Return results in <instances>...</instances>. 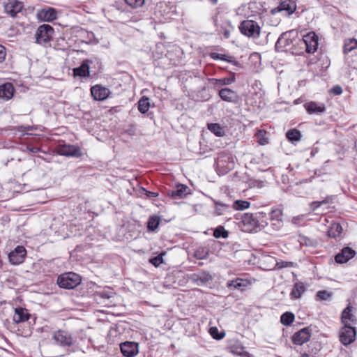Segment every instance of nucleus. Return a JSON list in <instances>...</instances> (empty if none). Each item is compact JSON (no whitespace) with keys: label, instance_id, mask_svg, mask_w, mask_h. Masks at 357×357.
I'll return each mask as SVG.
<instances>
[{"label":"nucleus","instance_id":"obj_59","mask_svg":"<svg viewBox=\"0 0 357 357\" xmlns=\"http://www.w3.org/2000/svg\"><path fill=\"white\" fill-rule=\"evenodd\" d=\"M199 258L202 259V258H204V257L199 256Z\"/></svg>","mask_w":357,"mask_h":357},{"label":"nucleus","instance_id":"obj_5","mask_svg":"<svg viewBox=\"0 0 357 357\" xmlns=\"http://www.w3.org/2000/svg\"><path fill=\"white\" fill-rule=\"evenodd\" d=\"M356 328L350 325H344L339 333L340 341L345 346L354 342L356 340Z\"/></svg>","mask_w":357,"mask_h":357},{"label":"nucleus","instance_id":"obj_39","mask_svg":"<svg viewBox=\"0 0 357 357\" xmlns=\"http://www.w3.org/2000/svg\"><path fill=\"white\" fill-rule=\"evenodd\" d=\"M97 296L103 299H110L115 296V292L112 289L108 288L98 292Z\"/></svg>","mask_w":357,"mask_h":357},{"label":"nucleus","instance_id":"obj_1","mask_svg":"<svg viewBox=\"0 0 357 357\" xmlns=\"http://www.w3.org/2000/svg\"><path fill=\"white\" fill-rule=\"evenodd\" d=\"M325 43V38L314 32V64L317 74L320 75L331 64V61L326 53Z\"/></svg>","mask_w":357,"mask_h":357},{"label":"nucleus","instance_id":"obj_16","mask_svg":"<svg viewBox=\"0 0 357 357\" xmlns=\"http://www.w3.org/2000/svg\"><path fill=\"white\" fill-rule=\"evenodd\" d=\"M353 307L348 305L345 307L341 316V320L344 325H355L357 323V319L355 316L351 313Z\"/></svg>","mask_w":357,"mask_h":357},{"label":"nucleus","instance_id":"obj_22","mask_svg":"<svg viewBox=\"0 0 357 357\" xmlns=\"http://www.w3.org/2000/svg\"><path fill=\"white\" fill-rule=\"evenodd\" d=\"M190 279L197 285H203L212 280L211 275L208 273L203 272L201 273H195L190 276Z\"/></svg>","mask_w":357,"mask_h":357},{"label":"nucleus","instance_id":"obj_23","mask_svg":"<svg viewBox=\"0 0 357 357\" xmlns=\"http://www.w3.org/2000/svg\"><path fill=\"white\" fill-rule=\"evenodd\" d=\"M306 289L307 287L303 282H296L290 293L291 298L294 299L301 298L303 294L306 291Z\"/></svg>","mask_w":357,"mask_h":357},{"label":"nucleus","instance_id":"obj_46","mask_svg":"<svg viewBox=\"0 0 357 357\" xmlns=\"http://www.w3.org/2000/svg\"><path fill=\"white\" fill-rule=\"evenodd\" d=\"M265 134L264 130H259L257 132L258 142L261 145H265L268 143V139L264 137Z\"/></svg>","mask_w":357,"mask_h":357},{"label":"nucleus","instance_id":"obj_47","mask_svg":"<svg viewBox=\"0 0 357 357\" xmlns=\"http://www.w3.org/2000/svg\"><path fill=\"white\" fill-rule=\"evenodd\" d=\"M331 201V198L328 196L326 197L325 199H324L323 200L314 201V202H313L314 211L322 204H328Z\"/></svg>","mask_w":357,"mask_h":357},{"label":"nucleus","instance_id":"obj_14","mask_svg":"<svg viewBox=\"0 0 357 357\" xmlns=\"http://www.w3.org/2000/svg\"><path fill=\"white\" fill-rule=\"evenodd\" d=\"M310 336V329L308 328H304L294 333L291 337V340L295 344L301 345L308 341Z\"/></svg>","mask_w":357,"mask_h":357},{"label":"nucleus","instance_id":"obj_15","mask_svg":"<svg viewBox=\"0 0 357 357\" xmlns=\"http://www.w3.org/2000/svg\"><path fill=\"white\" fill-rule=\"evenodd\" d=\"M91 93L96 100H103L109 96V90L100 85H96L91 87Z\"/></svg>","mask_w":357,"mask_h":357},{"label":"nucleus","instance_id":"obj_20","mask_svg":"<svg viewBox=\"0 0 357 357\" xmlns=\"http://www.w3.org/2000/svg\"><path fill=\"white\" fill-rule=\"evenodd\" d=\"M30 317V314L27 310L22 307H17L13 316V321L16 323H22L27 321Z\"/></svg>","mask_w":357,"mask_h":357},{"label":"nucleus","instance_id":"obj_44","mask_svg":"<svg viewBox=\"0 0 357 357\" xmlns=\"http://www.w3.org/2000/svg\"><path fill=\"white\" fill-rule=\"evenodd\" d=\"M165 255L164 252L158 255L156 257H154L150 259V263H151L155 267L159 266L163 262L162 256Z\"/></svg>","mask_w":357,"mask_h":357},{"label":"nucleus","instance_id":"obj_21","mask_svg":"<svg viewBox=\"0 0 357 357\" xmlns=\"http://www.w3.org/2000/svg\"><path fill=\"white\" fill-rule=\"evenodd\" d=\"M298 45L301 49H304L307 53H311L312 50V32L304 34Z\"/></svg>","mask_w":357,"mask_h":357},{"label":"nucleus","instance_id":"obj_45","mask_svg":"<svg viewBox=\"0 0 357 357\" xmlns=\"http://www.w3.org/2000/svg\"><path fill=\"white\" fill-rule=\"evenodd\" d=\"M326 107L324 104H318L314 102V114H319L325 112Z\"/></svg>","mask_w":357,"mask_h":357},{"label":"nucleus","instance_id":"obj_57","mask_svg":"<svg viewBox=\"0 0 357 357\" xmlns=\"http://www.w3.org/2000/svg\"><path fill=\"white\" fill-rule=\"evenodd\" d=\"M301 357H310V356L307 354L304 353L301 354Z\"/></svg>","mask_w":357,"mask_h":357},{"label":"nucleus","instance_id":"obj_3","mask_svg":"<svg viewBox=\"0 0 357 357\" xmlns=\"http://www.w3.org/2000/svg\"><path fill=\"white\" fill-rule=\"evenodd\" d=\"M81 282V278L79 275L70 272L66 273L57 278V284L61 288L74 289Z\"/></svg>","mask_w":357,"mask_h":357},{"label":"nucleus","instance_id":"obj_53","mask_svg":"<svg viewBox=\"0 0 357 357\" xmlns=\"http://www.w3.org/2000/svg\"><path fill=\"white\" fill-rule=\"evenodd\" d=\"M306 109L309 114H312V102H310L307 105Z\"/></svg>","mask_w":357,"mask_h":357},{"label":"nucleus","instance_id":"obj_41","mask_svg":"<svg viewBox=\"0 0 357 357\" xmlns=\"http://www.w3.org/2000/svg\"><path fill=\"white\" fill-rule=\"evenodd\" d=\"M209 333L214 339L218 340H222L225 335V333H219L217 327H211L209 329Z\"/></svg>","mask_w":357,"mask_h":357},{"label":"nucleus","instance_id":"obj_2","mask_svg":"<svg viewBox=\"0 0 357 357\" xmlns=\"http://www.w3.org/2000/svg\"><path fill=\"white\" fill-rule=\"evenodd\" d=\"M239 30L243 35L248 38L257 39L260 36L261 26L255 20H245L241 22Z\"/></svg>","mask_w":357,"mask_h":357},{"label":"nucleus","instance_id":"obj_11","mask_svg":"<svg viewBox=\"0 0 357 357\" xmlns=\"http://www.w3.org/2000/svg\"><path fill=\"white\" fill-rule=\"evenodd\" d=\"M356 251L350 247H344L335 256V261L337 264L347 263L349 259L354 257Z\"/></svg>","mask_w":357,"mask_h":357},{"label":"nucleus","instance_id":"obj_18","mask_svg":"<svg viewBox=\"0 0 357 357\" xmlns=\"http://www.w3.org/2000/svg\"><path fill=\"white\" fill-rule=\"evenodd\" d=\"M14 87L10 82L0 85V99L8 100L11 99L14 93Z\"/></svg>","mask_w":357,"mask_h":357},{"label":"nucleus","instance_id":"obj_4","mask_svg":"<svg viewBox=\"0 0 357 357\" xmlns=\"http://www.w3.org/2000/svg\"><path fill=\"white\" fill-rule=\"evenodd\" d=\"M54 343L61 347H69L74 344L75 339L72 334L65 330L59 329L52 333Z\"/></svg>","mask_w":357,"mask_h":357},{"label":"nucleus","instance_id":"obj_29","mask_svg":"<svg viewBox=\"0 0 357 357\" xmlns=\"http://www.w3.org/2000/svg\"><path fill=\"white\" fill-rule=\"evenodd\" d=\"M357 47V40L355 38H349L344 40L343 46L344 54H348Z\"/></svg>","mask_w":357,"mask_h":357},{"label":"nucleus","instance_id":"obj_6","mask_svg":"<svg viewBox=\"0 0 357 357\" xmlns=\"http://www.w3.org/2000/svg\"><path fill=\"white\" fill-rule=\"evenodd\" d=\"M54 33V29L49 24L40 26L36 33V42L38 44H44L52 40Z\"/></svg>","mask_w":357,"mask_h":357},{"label":"nucleus","instance_id":"obj_42","mask_svg":"<svg viewBox=\"0 0 357 357\" xmlns=\"http://www.w3.org/2000/svg\"><path fill=\"white\" fill-rule=\"evenodd\" d=\"M126 3L133 8H138L142 7L145 1L144 0H125Z\"/></svg>","mask_w":357,"mask_h":357},{"label":"nucleus","instance_id":"obj_36","mask_svg":"<svg viewBox=\"0 0 357 357\" xmlns=\"http://www.w3.org/2000/svg\"><path fill=\"white\" fill-rule=\"evenodd\" d=\"M250 203L246 200H236L232 205V208L236 211H243L248 208Z\"/></svg>","mask_w":357,"mask_h":357},{"label":"nucleus","instance_id":"obj_25","mask_svg":"<svg viewBox=\"0 0 357 357\" xmlns=\"http://www.w3.org/2000/svg\"><path fill=\"white\" fill-rule=\"evenodd\" d=\"M218 94L222 100L227 102H233L237 97L236 93L229 88L222 89Z\"/></svg>","mask_w":357,"mask_h":357},{"label":"nucleus","instance_id":"obj_8","mask_svg":"<svg viewBox=\"0 0 357 357\" xmlns=\"http://www.w3.org/2000/svg\"><path fill=\"white\" fill-rule=\"evenodd\" d=\"M26 250L23 246H17L8 255L10 262L13 265L22 264L26 257Z\"/></svg>","mask_w":357,"mask_h":357},{"label":"nucleus","instance_id":"obj_9","mask_svg":"<svg viewBox=\"0 0 357 357\" xmlns=\"http://www.w3.org/2000/svg\"><path fill=\"white\" fill-rule=\"evenodd\" d=\"M296 3L291 1H284L280 3V5L272 9V14L277 13H283L284 15L289 16L291 15L296 10Z\"/></svg>","mask_w":357,"mask_h":357},{"label":"nucleus","instance_id":"obj_48","mask_svg":"<svg viewBox=\"0 0 357 357\" xmlns=\"http://www.w3.org/2000/svg\"><path fill=\"white\" fill-rule=\"evenodd\" d=\"M342 91L343 90L342 86L339 84H337L330 89L329 93L334 96H340L342 93Z\"/></svg>","mask_w":357,"mask_h":357},{"label":"nucleus","instance_id":"obj_35","mask_svg":"<svg viewBox=\"0 0 357 357\" xmlns=\"http://www.w3.org/2000/svg\"><path fill=\"white\" fill-rule=\"evenodd\" d=\"M287 138L291 142H298L301 139V134L296 129H291L286 133Z\"/></svg>","mask_w":357,"mask_h":357},{"label":"nucleus","instance_id":"obj_10","mask_svg":"<svg viewBox=\"0 0 357 357\" xmlns=\"http://www.w3.org/2000/svg\"><path fill=\"white\" fill-rule=\"evenodd\" d=\"M296 35V33L294 30L283 33L278 39L275 47L282 49L289 47L293 43Z\"/></svg>","mask_w":357,"mask_h":357},{"label":"nucleus","instance_id":"obj_40","mask_svg":"<svg viewBox=\"0 0 357 357\" xmlns=\"http://www.w3.org/2000/svg\"><path fill=\"white\" fill-rule=\"evenodd\" d=\"M213 236L215 238H227L228 236V231L225 229L222 226L218 227L213 232Z\"/></svg>","mask_w":357,"mask_h":357},{"label":"nucleus","instance_id":"obj_51","mask_svg":"<svg viewBox=\"0 0 357 357\" xmlns=\"http://www.w3.org/2000/svg\"><path fill=\"white\" fill-rule=\"evenodd\" d=\"M6 58V49L3 46L0 45V63L3 62Z\"/></svg>","mask_w":357,"mask_h":357},{"label":"nucleus","instance_id":"obj_55","mask_svg":"<svg viewBox=\"0 0 357 357\" xmlns=\"http://www.w3.org/2000/svg\"><path fill=\"white\" fill-rule=\"evenodd\" d=\"M223 162L222 159V156H219L218 158V165H221V163Z\"/></svg>","mask_w":357,"mask_h":357},{"label":"nucleus","instance_id":"obj_58","mask_svg":"<svg viewBox=\"0 0 357 357\" xmlns=\"http://www.w3.org/2000/svg\"><path fill=\"white\" fill-rule=\"evenodd\" d=\"M211 1H213L215 3L217 2V0H211Z\"/></svg>","mask_w":357,"mask_h":357},{"label":"nucleus","instance_id":"obj_7","mask_svg":"<svg viewBox=\"0 0 357 357\" xmlns=\"http://www.w3.org/2000/svg\"><path fill=\"white\" fill-rule=\"evenodd\" d=\"M58 153L60 155H64L67 157H80L82 155L81 149L75 145L64 144L61 145L58 148Z\"/></svg>","mask_w":357,"mask_h":357},{"label":"nucleus","instance_id":"obj_52","mask_svg":"<svg viewBox=\"0 0 357 357\" xmlns=\"http://www.w3.org/2000/svg\"><path fill=\"white\" fill-rule=\"evenodd\" d=\"M142 190L145 192V195L148 197H156L158 196V193L155 192H151L142 188Z\"/></svg>","mask_w":357,"mask_h":357},{"label":"nucleus","instance_id":"obj_13","mask_svg":"<svg viewBox=\"0 0 357 357\" xmlns=\"http://www.w3.org/2000/svg\"><path fill=\"white\" fill-rule=\"evenodd\" d=\"M121 351L126 357H132L138 353V344L133 342H126L120 345Z\"/></svg>","mask_w":357,"mask_h":357},{"label":"nucleus","instance_id":"obj_27","mask_svg":"<svg viewBox=\"0 0 357 357\" xmlns=\"http://www.w3.org/2000/svg\"><path fill=\"white\" fill-rule=\"evenodd\" d=\"M73 73L75 76H79L82 77H88L90 75L89 66L87 61H83L79 67L73 69Z\"/></svg>","mask_w":357,"mask_h":357},{"label":"nucleus","instance_id":"obj_54","mask_svg":"<svg viewBox=\"0 0 357 357\" xmlns=\"http://www.w3.org/2000/svg\"><path fill=\"white\" fill-rule=\"evenodd\" d=\"M223 35L225 37V38H228L230 36V32L229 30H225L223 32Z\"/></svg>","mask_w":357,"mask_h":357},{"label":"nucleus","instance_id":"obj_50","mask_svg":"<svg viewBox=\"0 0 357 357\" xmlns=\"http://www.w3.org/2000/svg\"><path fill=\"white\" fill-rule=\"evenodd\" d=\"M314 221L320 222L321 225H325V222H328L326 216H319L318 214H314Z\"/></svg>","mask_w":357,"mask_h":357},{"label":"nucleus","instance_id":"obj_12","mask_svg":"<svg viewBox=\"0 0 357 357\" xmlns=\"http://www.w3.org/2000/svg\"><path fill=\"white\" fill-rule=\"evenodd\" d=\"M23 8L22 2L17 0H9L5 5L4 9L7 14L15 17Z\"/></svg>","mask_w":357,"mask_h":357},{"label":"nucleus","instance_id":"obj_31","mask_svg":"<svg viewBox=\"0 0 357 357\" xmlns=\"http://www.w3.org/2000/svg\"><path fill=\"white\" fill-rule=\"evenodd\" d=\"M215 206V214L217 215H221L229 211L230 206L229 204L220 202L219 201H214Z\"/></svg>","mask_w":357,"mask_h":357},{"label":"nucleus","instance_id":"obj_32","mask_svg":"<svg viewBox=\"0 0 357 357\" xmlns=\"http://www.w3.org/2000/svg\"><path fill=\"white\" fill-rule=\"evenodd\" d=\"M207 128L216 136L222 137L225 135L224 128L218 123H208Z\"/></svg>","mask_w":357,"mask_h":357},{"label":"nucleus","instance_id":"obj_34","mask_svg":"<svg viewBox=\"0 0 357 357\" xmlns=\"http://www.w3.org/2000/svg\"><path fill=\"white\" fill-rule=\"evenodd\" d=\"M150 107L149 99L146 97H142L138 102V109L142 113L145 114L148 112Z\"/></svg>","mask_w":357,"mask_h":357},{"label":"nucleus","instance_id":"obj_17","mask_svg":"<svg viewBox=\"0 0 357 357\" xmlns=\"http://www.w3.org/2000/svg\"><path fill=\"white\" fill-rule=\"evenodd\" d=\"M241 222L245 227V230L248 231H252L258 225L257 220L252 213H245L242 217Z\"/></svg>","mask_w":357,"mask_h":357},{"label":"nucleus","instance_id":"obj_38","mask_svg":"<svg viewBox=\"0 0 357 357\" xmlns=\"http://www.w3.org/2000/svg\"><path fill=\"white\" fill-rule=\"evenodd\" d=\"M333 296L332 292H329L326 290L319 291L316 294V299L317 301H328Z\"/></svg>","mask_w":357,"mask_h":357},{"label":"nucleus","instance_id":"obj_26","mask_svg":"<svg viewBox=\"0 0 357 357\" xmlns=\"http://www.w3.org/2000/svg\"><path fill=\"white\" fill-rule=\"evenodd\" d=\"M56 12L55 9L49 8L48 9H43L39 13V17L47 22L53 21L56 18Z\"/></svg>","mask_w":357,"mask_h":357},{"label":"nucleus","instance_id":"obj_24","mask_svg":"<svg viewBox=\"0 0 357 357\" xmlns=\"http://www.w3.org/2000/svg\"><path fill=\"white\" fill-rule=\"evenodd\" d=\"M342 233V227L340 223L333 222L327 228V234L330 238H337Z\"/></svg>","mask_w":357,"mask_h":357},{"label":"nucleus","instance_id":"obj_43","mask_svg":"<svg viewBox=\"0 0 357 357\" xmlns=\"http://www.w3.org/2000/svg\"><path fill=\"white\" fill-rule=\"evenodd\" d=\"M210 56L211 59H213L214 60L220 59V60H223V61H226L228 62H232V61L231 59V57H229V59H228L227 56H226L225 54H219L217 52H212V53H211Z\"/></svg>","mask_w":357,"mask_h":357},{"label":"nucleus","instance_id":"obj_37","mask_svg":"<svg viewBox=\"0 0 357 357\" xmlns=\"http://www.w3.org/2000/svg\"><path fill=\"white\" fill-rule=\"evenodd\" d=\"M160 223V219L158 216H151L149 218L147 222L148 229L150 231H154L158 226Z\"/></svg>","mask_w":357,"mask_h":357},{"label":"nucleus","instance_id":"obj_30","mask_svg":"<svg viewBox=\"0 0 357 357\" xmlns=\"http://www.w3.org/2000/svg\"><path fill=\"white\" fill-rule=\"evenodd\" d=\"M235 81V75H233L231 77H225L222 79H213L211 80L213 84L215 86H220L224 85H229Z\"/></svg>","mask_w":357,"mask_h":357},{"label":"nucleus","instance_id":"obj_19","mask_svg":"<svg viewBox=\"0 0 357 357\" xmlns=\"http://www.w3.org/2000/svg\"><path fill=\"white\" fill-rule=\"evenodd\" d=\"M252 284V280L236 278L233 280H229L227 283L228 288H234L235 289L243 290L244 288L248 287Z\"/></svg>","mask_w":357,"mask_h":357},{"label":"nucleus","instance_id":"obj_33","mask_svg":"<svg viewBox=\"0 0 357 357\" xmlns=\"http://www.w3.org/2000/svg\"><path fill=\"white\" fill-rule=\"evenodd\" d=\"M295 319L294 314L291 312H286L280 317V322L284 326L291 325Z\"/></svg>","mask_w":357,"mask_h":357},{"label":"nucleus","instance_id":"obj_49","mask_svg":"<svg viewBox=\"0 0 357 357\" xmlns=\"http://www.w3.org/2000/svg\"><path fill=\"white\" fill-rule=\"evenodd\" d=\"M271 218L276 220H281L282 217V213L281 210L275 209L273 210L271 212Z\"/></svg>","mask_w":357,"mask_h":357},{"label":"nucleus","instance_id":"obj_28","mask_svg":"<svg viewBox=\"0 0 357 357\" xmlns=\"http://www.w3.org/2000/svg\"><path fill=\"white\" fill-rule=\"evenodd\" d=\"M188 188L183 184L178 185L176 190L170 191L168 195L173 198H183L187 195Z\"/></svg>","mask_w":357,"mask_h":357},{"label":"nucleus","instance_id":"obj_56","mask_svg":"<svg viewBox=\"0 0 357 357\" xmlns=\"http://www.w3.org/2000/svg\"><path fill=\"white\" fill-rule=\"evenodd\" d=\"M287 262H282L280 267H287Z\"/></svg>","mask_w":357,"mask_h":357}]
</instances>
